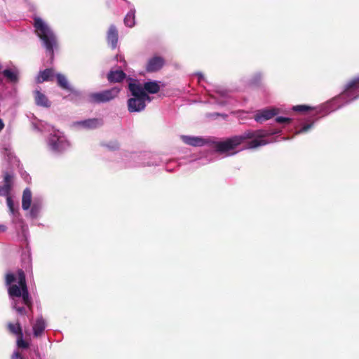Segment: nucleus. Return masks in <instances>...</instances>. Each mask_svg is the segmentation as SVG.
<instances>
[{
	"label": "nucleus",
	"mask_w": 359,
	"mask_h": 359,
	"mask_svg": "<svg viewBox=\"0 0 359 359\" xmlns=\"http://www.w3.org/2000/svg\"><path fill=\"white\" fill-rule=\"evenodd\" d=\"M126 74L122 70L110 71L107 74V80L110 83H120L124 80Z\"/></svg>",
	"instance_id": "obj_16"
},
{
	"label": "nucleus",
	"mask_w": 359,
	"mask_h": 359,
	"mask_svg": "<svg viewBox=\"0 0 359 359\" xmlns=\"http://www.w3.org/2000/svg\"><path fill=\"white\" fill-rule=\"evenodd\" d=\"M7 329L10 333L16 335L17 337L23 334L22 327L18 322L17 323H8Z\"/></svg>",
	"instance_id": "obj_22"
},
{
	"label": "nucleus",
	"mask_w": 359,
	"mask_h": 359,
	"mask_svg": "<svg viewBox=\"0 0 359 359\" xmlns=\"http://www.w3.org/2000/svg\"><path fill=\"white\" fill-rule=\"evenodd\" d=\"M276 121L278 123H285L287 124L292 121V119L290 118H285L282 116H278L276 118Z\"/></svg>",
	"instance_id": "obj_27"
},
{
	"label": "nucleus",
	"mask_w": 359,
	"mask_h": 359,
	"mask_svg": "<svg viewBox=\"0 0 359 359\" xmlns=\"http://www.w3.org/2000/svg\"><path fill=\"white\" fill-rule=\"evenodd\" d=\"M292 109L298 112H306L312 110L313 108L307 105H297L294 106Z\"/></svg>",
	"instance_id": "obj_24"
},
{
	"label": "nucleus",
	"mask_w": 359,
	"mask_h": 359,
	"mask_svg": "<svg viewBox=\"0 0 359 359\" xmlns=\"http://www.w3.org/2000/svg\"><path fill=\"white\" fill-rule=\"evenodd\" d=\"M344 98L354 100L359 97V76L347 83L341 93Z\"/></svg>",
	"instance_id": "obj_6"
},
{
	"label": "nucleus",
	"mask_w": 359,
	"mask_h": 359,
	"mask_svg": "<svg viewBox=\"0 0 359 359\" xmlns=\"http://www.w3.org/2000/svg\"><path fill=\"white\" fill-rule=\"evenodd\" d=\"M34 27L35 32L39 39L42 41L46 50L49 53L51 57H53V48L56 46V38L49 27L39 17L34 18Z\"/></svg>",
	"instance_id": "obj_4"
},
{
	"label": "nucleus",
	"mask_w": 359,
	"mask_h": 359,
	"mask_svg": "<svg viewBox=\"0 0 359 359\" xmlns=\"http://www.w3.org/2000/svg\"><path fill=\"white\" fill-rule=\"evenodd\" d=\"M128 89L133 97L129 98L127 102L128 109L130 112H139L146 107V102H150V96L144 92L142 86L137 81L129 83Z\"/></svg>",
	"instance_id": "obj_3"
},
{
	"label": "nucleus",
	"mask_w": 359,
	"mask_h": 359,
	"mask_svg": "<svg viewBox=\"0 0 359 359\" xmlns=\"http://www.w3.org/2000/svg\"><path fill=\"white\" fill-rule=\"evenodd\" d=\"M135 11H130L124 18V24L128 27H133L135 24Z\"/></svg>",
	"instance_id": "obj_23"
},
{
	"label": "nucleus",
	"mask_w": 359,
	"mask_h": 359,
	"mask_svg": "<svg viewBox=\"0 0 359 359\" xmlns=\"http://www.w3.org/2000/svg\"><path fill=\"white\" fill-rule=\"evenodd\" d=\"M279 113V109L273 108L271 109H264L262 111H259L258 113H257L255 116V120L257 122L262 123L264 121L271 119L273 116H275L276 114Z\"/></svg>",
	"instance_id": "obj_11"
},
{
	"label": "nucleus",
	"mask_w": 359,
	"mask_h": 359,
	"mask_svg": "<svg viewBox=\"0 0 359 359\" xmlns=\"http://www.w3.org/2000/svg\"><path fill=\"white\" fill-rule=\"evenodd\" d=\"M6 202H7V205L9 208L10 211L11 212H14V204H13V201L11 197L10 196V195L6 196Z\"/></svg>",
	"instance_id": "obj_28"
},
{
	"label": "nucleus",
	"mask_w": 359,
	"mask_h": 359,
	"mask_svg": "<svg viewBox=\"0 0 359 359\" xmlns=\"http://www.w3.org/2000/svg\"><path fill=\"white\" fill-rule=\"evenodd\" d=\"M107 147L111 150H116L119 148V145L116 142H113L111 145H107Z\"/></svg>",
	"instance_id": "obj_31"
},
{
	"label": "nucleus",
	"mask_w": 359,
	"mask_h": 359,
	"mask_svg": "<svg viewBox=\"0 0 359 359\" xmlns=\"http://www.w3.org/2000/svg\"><path fill=\"white\" fill-rule=\"evenodd\" d=\"M102 118H93L77 122V125L86 129H95L103 125Z\"/></svg>",
	"instance_id": "obj_14"
},
{
	"label": "nucleus",
	"mask_w": 359,
	"mask_h": 359,
	"mask_svg": "<svg viewBox=\"0 0 359 359\" xmlns=\"http://www.w3.org/2000/svg\"><path fill=\"white\" fill-rule=\"evenodd\" d=\"M2 74L9 82L15 83L19 80L18 73L16 70L7 69L4 70Z\"/></svg>",
	"instance_id": "obj_21"
},
{
	"label": "nucleus",
	"mask_w": 359,
	"mask_h": 359,
	"mask_svg": "<svg viewBox=\"0 0 359 359\" xmlns=\"http://www.w3.org/2000/svg\"><path fill=\"white\" fill-rule=\"evenodd\" d=\"M311 125H305L300 130V132H306L310 128Z\"/></svg>",
	"instance_id": "obj_33"
},
{
	"label": "nucleus",
	"mask_w": 359,
	"mask_h": 359,
	"mask_svg": "<svg viewBox=\"0 0 359 359\" xmlns=\"http://www.w3.org/2000/svg\"><path fill=\"white\" fill-rule=\"evenodd\" d=\"M280 130H246L240 135H236L222 142L213 143L215 151L220 154L229 153L235 149L238 145L247 140H251L247 143V148L255 149L269 143L265 137L279 133Z\"/></svg>",
	"instance_id": "obj_1"
},
{
	"label": "nucleus",
	"mask_w": 359,
	"mask_h": 359,
	"mask_svg": "<svg viewBox=\"0 0 359 359\" xmlns=\"http://www.w3.org/2000/svg\"><path fill=\"white\" fill-rule=\"evenodd\" d=\"M38 212H39L38 206L34 204L31 208L32 215H33L34 217H36L37 215Z\"/></svg>",
	"instance_id": "obj_29"
},
{
	"label": "nucleus",
	"mask_w": 359,
	"mask_h": 359,
	"mask_svg": "<svg viewBox=\"0 0 359 359\" xmlns=\"http://www.w3.org/2000/svg\"><path fill=\"white\" fill-rule=\"evenodd\" d=\"M32 203V192L29 188H26L23 191L22 198V208L25 210L30 208Z\"/></svg>",
	"instance_id": "obj_18"
},
{
	"label": "nucleus",
	"mask_w": 359,
	"mask_h": 359,
	"mask_svg": "<svg viewBox=\"0 0 359 359\" xmlns=\"http://www.w3.org/2000/svg\"><path fill=\"white\" fill-rule=\"evenodd\" d=\"M6 230V226L4 225H0V231H4Z\"/></svg>",
	"instance_id": "obj_35"
},
{
	"label": "nucleus",
	"mask_w": 359,
	"mask_h": 359,
	"mask_svg": "<svg viewBox=\"0 0 359 359\" xmlns=\"http://www.w3.org/2000/svg\"><path fill=\"white\" fill-rule=\"evenodd\" d=\"M121 89L118 87H113L102 91L92 93L88 95V101L92 104L109 102L117 97Z\"/></svg>",
	"instance_id": "obj_5"
},
{
	"label": "nucleus",
	"mask_w": 359,
	"mask_h": 359,
	"mask_svg": "<svg viewBox=\"0 0 359 359\" xmlns=\"http://www.w3.org/2000/svg\"><path fill=\"white\" fill-rule=\"evenodd\" d=\"M1 69V67L0 66V70Z\"/></svg>",
	"instance_id": "obj_36"
},
{
	"label": "nucleus",
	"mask_w": 359,
	"mask_h": 359,
	"mask_svg": "<svg viewBox=\"0 0 359 359\" xmlns=\"http://www.w3.org/2000/svg\"><path fill=\"white\" fill-rule=\"evenodd\" d=\"M14 175L12 172H4V186L0 187V190L3 196H8L10 195L11 191L13 185Z\"/></svg>",
	"instance_id": "obj_10"
},
{
	"label": "nucleus",
	"mask_w": 359,
	"mask_h": 359,
	"mask_svg": "<svg viewBox=\"0 0 359 359\" xmlns=\"http://www.w3.org/2000/svg\"><path fill=\"white\" fill-rule=\"evenodd\" d=\"M182 141L189 145L194 146V147H199L202 146L205 144V141L203 138L198 137H191V136H187V135H182L181 137Z\"/></svg>",
	"instance_id": "obj_17"
},
{
	"label": "nucleus",
	"mask_w": 359,
	"mask_h": 359,
	"mask_svg": "<svg viewBox=\"0 0 359 359\" xmlns=\"http://www.w3.org/2000/svg\"><path fill=\"white\" fill-rule=\"evenodd\" d=\"M5 283L9 286L8 294L9 297L14 300L13 308L21 315H26L27 311L25 307L18 306V301L15 298L22 297V302L29 310L32 309V302L29 296L28 287L26 282V276L22 269H18L17 274L7 273L5 276Z\"/></svg>",
	"instance_id": "obj_2"
},
{
	"label": "nucleus",
	"mask_w": 359,
	"mask_h": 359,
	"mask_svg": "<svg viewBox=\"0 0 359 359\" xmlns=\"http://www.w3.org/2000/svg\"><path fill=\"white\" fill-rule=\"evenodd\" d=\"M17 345L19 348H27L29 344L23 340V334L20 335L17 339Z\"/></svg>",
	"instance_id": "obj_25"
},
{
	"label": "nucleus",
	"mask_w": 359,
	"mask_h": 359,
	"mask_svg": "<svg viewBox=\"0 0 359 359\" xmlns=\"http://www.w3.org/2000/svg\"><path fill=\"white\" fill-rule=\"evenodd\" d=\"M118 39V29L115 25H111L109 27L107 32V41L111 46L112 49H115L117 46Z\"/></svg>",
	"instance_id": "obj_13"
},
{
	"label": "nucleus",
	"mask_w": 359,
	"mask_h": 359,
	"mask_svg": "<svg viewBox=\"0 0 359 359\" xmlns=\"http://www.w3.org/2000/svg\"><path fill=\"white\" fill-rule=\"evenodd\" d=\"M55 78L57 79V84L60 88L69 91L76 97L81 96V92L71 86L67 77L64 74L60 73L56 74Z\"/></svg>",
	"instance_id": "obj_8"
},
{
	"label": "nucleus",
	"mask_w": 359,
	"mask_h": 359,
	"mask_svg": "<svg viewBox=\"0 0 359 359\" xmlns=\"http://www.w3.org/2000/svg\"><path fill=\"white\" fill-rule=\"evenodd\" d=\"M57 140L58 138L55 136L52 137L49 140V144L53 150H58Z\"/></svg>",
	"instance_id": "obj_26"
},
{
	"label": "nucleus",
	"mask_w": 359,
	"mask_h": 359,
	"mask_svg": "<svg viewBox=\"0 0 359 359\" xmlns=\"http://www.w3.org/2000/svg\"><path fill=\"white\" fill-rule=\"evenodd\" d=\"M344 98L354 100L359 97V76L347 83L341 93Z\"/></svg>",
	"instance_id": "obj_7"
},
{
	"label": "nucleus",
	"mask_w": 359,
	"mask_h": 359,
	"mask_svg": "<svg viewBox=\"0 0 359 359\" xmlns=\"http://www.w3.org/2000/svg\"><path fill=\"white\" fill-rule=\"evenodd\" d=\"M45 322L42 318H37L33 325V333L36 337H40L45 330Z\"/></svg>",
	"instance_id": "obj_20"
},
{
	"label": "nucleus",
	"mask_w": 359,
	"mask_h": 359,
	"mask_svg": "<svg viewBox=\"0 0 359 359\" xmlns=\"http://www.w3.org/2000/svg\"><path fill=\"white\" fill-rule=\"evenodd\" d=\"M56 74L53 68H47L40 71L36 78L37 83H42L45 81H53Z\"/></svg>",
	"instance_id": "obj_12"
},
{
	"label": "nucleus",
	"mask_w": 359,
	"mask_h": 359,
	"mask_svg": "<svg viewBox=\"0 0 359 359\" xmlns=\"http://www.w3.org/2000/svg\"><path fill=\"white\" fill-rule=\"evenodd\" d=\"M142 88L147 93L155 94L160 90V86L157 81H148L144 83Z\"/></svg>",
	"instance_id": "obj_19"
},
{
	"label": "nucleus",
	"mask_w": 359,
	"mask_h": 359,
	"mask_svg": "<svg viewBox=\"0 0 359 359\" xmlns=\"http://www.w3.org/2000/svg\"><path fill=\"white\" fill-rule=\"evenodd\" d=\"M12 359H24L21 353L19 352H15L12 355Z\"/></svg>",
	"instance_id": "obj_30"
},
{
	"label": "nucleus",
	"mask_w": 359,
	"mask_h": 359,
	"mask_svg": "<svg viewBox=\"0 0 359 359\" xmlns=\"http://www.w3.org/2000/svg\"><path fill=\"white\" fill-rule=\"evenodd\" d=\"M4 128V123L3 121L0 118V132L3 130Z\"/></svg>",
	"instance_id": "obj_34"
},
{
	"label": "nucleus",
	"mask_w": 359,
	"mask_h": 359,
	"mask_svg": "<svg viewBox=\"0 0 359 359\" xmlns=\"http://www.w3.org/2000/svg\"><path fill=\"white\" fill-rule=\"evenodd\" d=\"M165 65V60L160 56H154L150 58L147 64L146 70L147 72H155L159 71Z\"/></svg>",
	"instance_id": "obj_9"
},
{
	"label": "nucleus",
	"mask_w": 359,
	"mask_h": 359,
	"mask_svg": "<svg viewBox=\"0 0 359 359\" xmlns=\"http://www.w3.org/2000/svg\"><path fill=\"white\" fill-rule=\"evenodd\" d=\"M34 100L35 103L38 106L43 107H50V102L48 100V97L42 93L39 90H34Z\"/></svg>",
	"instance_id": "obj_15"
},
{
	"label": "nucleus",
	"mask_w": 359,
	"mask_h": 359,
	"mask_svg": "<svg viewBox=\"0 0 359 359\" xmlns=\"http://www.w3.org/2000/svg\"><path fill=\"white\" fill-rule=\"evenodd\" d=\"M260 81H261V78H253L252 80L251 81V84L258 85L259 83L260 82Z\"/></svg>",
	"instance_id": "obj_32"
}]
</instances>
